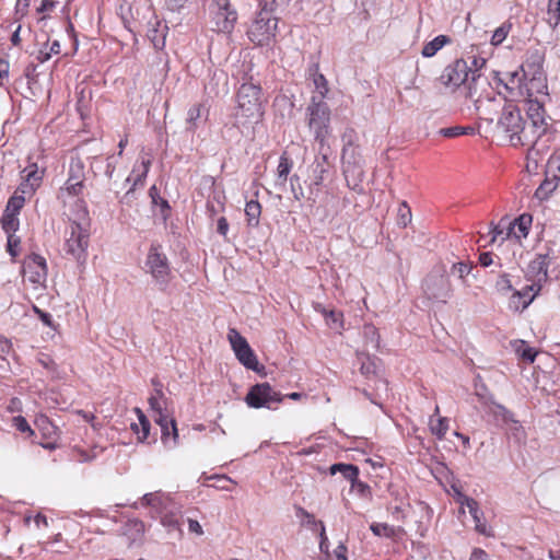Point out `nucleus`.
I'll use <instances>...</instances> for the list:
<instances>
[{"mask_svg":"<svg viewBox=\"0 0 560 560\" xmlns=\"http://www.w3.org/2000/svg\"><path fill=\"white\" fill-rule=\"evenodd\" d=\"M508 75L509 80L504 85L511 92L518 91V94L526 96L527 100L547 95V79L539 63L526 62L521 66V71Z\"/></svg>","mask_w":560,"mask_h":560,"instance_id":"f257e3e1","label":"nucleus"},{"mask_svg":"<svg viewBox=\"0 0 560 560\" xmlns=\"http://www.w3.org/2000/svg\"><path fill=\"white\" fill-rule=\"evenodd\" d=\"M276 1H259V11L256 13L247 30L248 39L257 46L270 45L278 32V19L273 15Z\"/></svg>","mask_w":560,"mask_h":560,"instance_id":"f03ea898","label":"nucleus"},{"mask_svg":"<svg viewBox=\"0 0 560 560\" xmlns=\"http://www.w3.org/2000/svg\"><path fill=\"white\" fill-rule=\"evenodd\" d=\"M264 115L261 89L252 82L243 83L237 91L235 118L237 124L258 122Z\"/></svg>","mask_w":560,"mask_h":560,"instance_id":"7ed1b4c3","label":"nucleus"},{"mask_svg":"<svg viewBox=\"0 0 560 560\" xmlns=\"http://www.w3.org/2000/svg\"><path fill=\"white\" fill-rule=\"evenodd\" d=\"M498 127L505 132L512 145H525L534 143V137L528 136V128L522 118L521 110L512 103L504 104L501 107V115L498 119Z\"/></svg>","mask_w":560,"mask_h":560,"instance_id":"20e7f679","label":"nucleus"},{"mask_svg":"<svg viewBox=\"0 0 560 560\" xmlns=\"http://www.w3.org/2000/svg\"><path fill=\"white\" fill-rule=\"evenodd\" d=\"M144 270L149 273L160 290L164 291L172 278L170 261L163 247L158 242H152L144 261Z\"/></svg>","mask_w":560,"mask_h":560,"instance_id":"39448f33","label":"nucleus"},{"mask_svg":"<svg viewBox=\"0 0 560 560\" xmlns=\"http://www.w3.org/2000/svg\"><path fill=\"white\" fill-rule=\"evenodd\" d=\"M307 110L310 115L308 126L314 132L315 140L323 148L326 145V140L330 135L329 106L323 100L316 101V97L314 96Z\"/></svg>","mask_w":560,"mask_h":560,"instance_id":"423d86ee","label":"nucleus"},{"mask_svg":"<svg viewBox=\"0 0 560 560\" xmlns=\"http://www.w3.org/2000/svg\"><path fill=\"white\" fill-rule=\"evenodd\" d=\"M282 399L281 394L275 390L269 383H259L250 387L245 397V402L255 409H275L273 405L281 402Z\"/></svg>","mask_w":560,"mask_h":560,"instance_id":"0eeeda50","label":"nucleus"},{"mask_svg":"<svg viewBox=\"0 0 560 560\" xmlns=\"http://www.w3.org/2000/svg\"><path fill=\"white\" fill-rule=\"evenodd\" d=\"M228 339L237 360L248 370L260 371L259 362L247 340L235 329L230 328Z\"/></svg>","mask_w":560,"mask_h":560,"instance_id":"6e6552de","label":"nucleus"},{"mask_svg":"<svg viewBox=\"0 0 560 560\" xmlns=\"http://www.w3.org/2000/svg\"><path fill=\"white\" fill-rule=\"evenodd\" d=\"M422 289L428 299L443 303L452 292L450 279L443 270H435L428 275L422 283Z\"/></svg>","mask_w":560,"mask_h":560,"instance_id":"1a4fd4ad","label":"nucleus"},{"mask_svg":"<svg viewBox=\"0 0 560 560\" xmlns=\"http://www.w3.org/2000/svg\"><path fill=\"white\" fill-rule=\"evenodd\" d=\"M89 246V232L80 223L72 222L70 224V235L66 240L65 249L75 260L85 259Z\"/></svg>","mask_w":560,"mask_h":560,"instance_id":"9d476101","label":"nucleus"},{"mask_svg":"<svg viewBox=\"0 0 560 560\" xmlns=\"http://www.w3.org/2000/svg\"><path fill=\"white\" fill-rule=\"evenodd\" d=\"M469 74H471L475 81L472 68L468 66L466 60L457 59L443 70L440 80L445 86L455 89L464 84L468 80Z\"/></svg>","mask_w":560,"mask_h":560,"instance_id":"9b49d317","label":"nucleus"},{"mask_svg":"<svg viewBox=\"0 0 560 560\" xmlns=\"http://www.w3.org/2000/svg\"><path fill=\"white\" fill-rule=\"evenodd\" d=\"M23 276L35 289L44 288L47 279V266L43 256L30 255L23 262Z\"/></svg>","mask_w":560,"mask_h":560,"instance_id":"f8f14e48","label":"nucleus"},{"mask_svg":"<svg viewBox=\"0 0 560 560\" xmlns=\"http://www.w3.org/2000/svg\"><path fill=\"white\" fill-rule=\"evenodd\" d=\"M24 195L25 194L16 190L8 200L1 219L2 229L5 233H15L19 230V214L25 203Z\"/></svg>","mask_w":560,"mask_h":560,"instance_id":"ddd939ff","label":"nucleus"},{"mask_svg":"<svg viewBox=\"0 0 560 560\" xmlns=\"http://www.w3.org/2000/svg\"><path fill=\"white\" fill-rule=\"evenodd\" d=\"M210 13L217 32L231 33L237 19L234 10L230 9L228 0L210 5Z\"/></svg>","mask_w":560,"mask_h":560,"instance_id":"4468645a","label":"nucleus"},{"mask_svg":"<svg viewBox=\"0 0 560 560\" xmlns=\"http://www.w3.org/2000/svg\"><path fill=\"white\" fill-rule=\"evenodd\" d=\"M551 260V249L545 254H537L536 257L529 262L526 271V279L529 282H536L544 285L548 280V268Z\"/></svg>","mask_w":560,"mask_h":560,"instance_id":"2eb2a0df","label":"nucleus"},{"mask_svg":"<svg viewBox=\"0 0 560 560\" xmlns=\"http://www.w3.org/2000/svg\"><path fill=\"white\" fill-rule=\"evenodd\" d=\"M84 187V165L80 159H71L65 189L69 195L79 196Z\"/></svg>","mask_w":560,"mask_h":560,"instance_id":"dca6fc26","label":"nucleus"},{"mask_svg":"<svg viewBox=\"0 0 560 560\" xmlns=\"http://www.w3.org/2000/svg\"><path fill=\"white\" fill-rule=\"evenodd\" d=\"M527 116L532 122L535 138L538 139L542 133H545L547 128L545 108L538 98L527 100Z\"/></svg>","mask_w":560,"mask_h":560,"instance_id":"f3484780","label":"nucleus"},{"mask_svg":"<svg viewBox=\"0 0 560 560\" xmlns=\"http://www.w3.org/2000/svg\"><path fill=\"white\" fill-rule=\"evenodd\" d=\"M330 167L331 162L329 161L328 148L325 149V147L322 148L319 145L318 155H316L312 168L314 185L320 186L324 183Z\"/></svg>","mask_w":560,"mask_h":560,"instance_id":"a211bd4d","label":"nucleus"},{"mask_svg":"<svg viewBox=\"0 0 560 560\" xmlns=\"http://www.w3.org/2000/svg\"><path fill=\"white\" fill-rule=\"evenodd\" d=\"M23 173H25V183H22L18 191L22 194L34 192L35 189L40 185L43 179L44 170L39 171L36 163H33L24 168Z\"/></svg>","mask_w":560,"mask_h":560,"instance_id":"6ab92c4d","label":"nucleus"},{"mask_svg":"<svg viewBox=\"0 0 560 560\" xmlns=\"http://www.w3.org/2000/svg\"><path fill=\"white\" fill-rule=\"evenodd\" d=\"M143 506H150L156 514H163L171 505L173 501L171 498L161 492L145 493L141 499Z\"/></svg>","mask_w":560,"mask_h":560,"instance_id":"aec40b11","label":"nucleus"},{"mask_svg":"<svg viewBox=\"0 0 560 560\" xmlns=\"http://www.w3.org/2000/svg\"><path fill=\"white\" fill-rule=\"evenodd\" d=\"M167 31V25L158 20L149 22L147 37L155 49L162 50L165 47Z\"/></svg>","mask_w":560,"mask_h":560,"instance_id":"412c9836","label":"nucleus"},{"mask_svg":"<svg viewBox=\"0 0 560 560\" xmlns=\"http://www.w3.org/2000/svg\"><path fill=\"white\" fill-rule=\"evenodd\" d=\"M209 117V108L206 104H195L187 112L186 130L195 132L201 122H206Z\"/></svg>","mask_w":560,"mask_h":560,"instance_id":"4be33fe9","label":"nucleus"},{"mask_svg":"<svg viewBox=\"0 0 560 560\" xmlns=\"http://www.w3.org/2000/svg\"><path fill=\"white\" fill-rule=\"evenodd\" d=\"M475 105L480 118L488 122L494 121V116L498 114V110L501 107L500 101H497L494 97L485 100L478 98L475 102Z\"/></svg>","mask_w":560,"mask_h":560,"instance_id":"5701e85b","label":"nucleus"},{"mask_svg":"<svg viewBox=\"0 0 560 560\" xmlns=\"http://www.w3.org/2000/svg\"><path fill=\"white\" fill-rule=\"evenodd\" d=\"M150 166H151L150 160H142L140 164H136L133 166L131 175L129 177H127V179H126L127 183L132 182V186L127 190L125 198H127L132 192V190L135 189V187L138 184H141V185L143 184V182L149 173Z\"/></svg>","mask_w":560,"mask_h":560,"instance_id":"b1692460","label":"nucleus"},{"mask_svg":"<svg viewBox=\"0 0 560 560\" xmlns=\"http://www.w3.org/2000/svg\"><path fill=\"white\" fill-rule=\"evenodd\" d=\"M541 285L537 284L536 282H530V284L525 285L520 291H514L512 295V302L514 303L515 300L521 301L522 300V308H526L534 299L539 294L541 290Z\"/></svg>","mask_w":560,"mask_h":560,"instance_id":"393cba45","label":"nucleus"},{"mask_svg":"<svg viewBox=\"0 0 560 560\" xmlns=\"http://www.w3.org/2000/svg\"><path fill=\"white\" fill-rule=\"evenodd\" d=\"M293 168V161L288 156L287 152H283L279 158V164L277 166V179L276 186L284 188L288 177Z\"/></svg>","mask_w":560,"mask_h":560,"instance_id":"a878e982","label":"nucleus"},{"mask_svg":"<svg viewBox=\"0 0 560 560\" xmlns=\"http://www.w3.org/2000/svg\"><path fill=\"white\" fill-rule=\"evenodd\" d=\"M342 172L348 184L352 182L355 185L364 176L363 160L342 163Z\"/></svg>","mask_w":560,"mask_h":560,"instance_id":"bb28decb","label":"nucleus"},{"mask_svg":"<svg viewBox=\"0 0 560 560\" xmlns=\"http://www.w3.org/2000/svg\"><path fill=\"white\" fill-rule=\"evenodd\" d=\"M153 420L158 425L165 423H171L172 429V445L171 446H177L178 445V430L176 427V421L170 410L163 409L162 411H156L152 413Z\"/></svg>","mask_w":560,"mask_h":560,"instance_id":"cd10ccee","label":"nucleus"},{"mask_svg":"<svg viewBox=\"0 0 560 560\" xmlns=\"http://www.w3.org/2000/svg\"><path fill=\"white\" fill-rule=\"evenodd\" d=\"M161 524L170 532L177 530L182 535L179 516L177 515V508L175 504L171 505L163 514H160Z\"/></svg>","mask_w":560,"mask_h":560,"instance_id":"c85d7f7f","label":"nucleus"},{"mask_svg":"<svg viewBox=\"0 0 560 560\" xmlns=\"http://www.w3.org/2000/svg\"><path fill=\"white\" fill-rule=\"evenodd\" d=\"M513 232V228L511 226V222L506 219H502L497 225L491 223V240L489 241L490 244H493L497 242L498 237H501L502 241H504L506 237H509Z\"/></svg>","mask_w":560,"mask_h":560,"instance_id":"c756f323","label":"nucleus"},{"mask_svg":"<svg viewBox=\"0 0 560 560\" xmlns=\"http://www.w3.org/2000/svg\"><path fill=\"white\" fill-rule=\"evenodd\" d=\"M450 42L448 36L439 35L423 46L421 54L424 58H431Z\"/></svg>","mask_w":560,"mask_h":560,"instance_id":"7c9ffc66","label":"nucleus"},{"mask_svg":"<svg viewBox=\"0 0 560 560\" xmlns=\"http://www.w3.org/2000/svg\"><path fill=\"white\" fill-rule=\"evenodd\" d=\"M468 512L471 515L475 528L478 533L483 535H489L487 530V525L483 522V512L479 509V504L477 501H468Z\"/></svg>","mask_w":560,"mask_h":560,"instance_id":"2f4dec72","label":"nucleus"},{"mask_svg":"<svg viewBox=\"0 0 560 560\" xmlns=\"http://www.w3.org/2000/svg\"><path fill=\"white\" fill-rule=\"evenodd\" d=\"M532 215L528 213L521 214L514 222H511V226L513 228V234L517 237H526L529 232V228L532 225Z\"/></svg>","mask_w":560,"mask_h":560,"instance_id":"473e14b6","label":"nucleus"},{"mask_svg":"<svg viewBox=\"0 0 560 560\" xmlns=\"http://www.w3.org/2000/svg\"><path fill=\"white\" fill-rule=\"evenodd\" d=\"M329 471L331 475L340 472L350 482L359 476V468L352 464L337 463L330 466Z\"/></svg>","mask_w":560,"mask_h":560,"instance_id":"72a5a7b5","label":"nucleus"},{"mask_svg":"<svg viewBox=\"0 0 560 560\" xmlns=\"http://www.w3.org/2000/svg\"><path fill=\"white\" fill-rule=\"evenodd\" d=\"M295 515H296L298 518H300L301 524L303 526H307L312 530H318V529L322 528V526H325L322 521L315 520L314 515L308 513L302 506H296L295 508Z\"/></svg>","mask_w":560,"mask_h":560,"instance_id":"f704fd0d","label":"nucleus"},{"mask_svg":"<svg viewBox=\"0 0 560 560\" xmlns=\"http://www.w3.org/2000/svg\"><path fill=\"white\" fill-rule=\"evenodd\" d=\"M546 22L551 28L560 24V0H548Z\"/></svg>","mask_w":560,"mask_h":560,"instance_id":"c9c22d12","label":"nucleus"},{"mask_svg":"<svg viewBox=\"0 0 560 560\" xmlns=\"http://www.w3.org/2000/svg\"><path fill=\"white\" fill-rule=\"evenodd\" d=\"M261 213V206L257 200L246 202L245 214L247 217V224L249 226H257Z\"/></svg>","mask_w":560,"mask_h":560,"instance_id":"e433bc0d","label":"nucleus"},{"mask_svg":"<svg viewBox=\"0 0 560 560\" xmlns=\"http://www.w3.org/2000/svg\"><path fill=\"white\" fill-rule=\"evenodd\" d=\"M488 407L489 411L504 424H509V421L514 418L513 413L509 409H506L503 405L495 402L494 400H492Z\"/></svg>","mask_w":560,"mask_h":560,"instance_id":"4c0bfd02","label":"nucleus"},{"mask_svg":"<svg viewBox=\"0 0 560 560\" xmlns=\"http://www.w3.org/2000/svg\"><path fill=\"white\" fill-rule=\"evenodd\" d=\"M558 180L553 178H548V175L546 174L545 180L539 185V187L535 191V197L539 200L547 199L550 194L557 188Z\"/></svg>","mask_w":560,"mask_h":560,"instance_id":"58836bf2","label":"nucleus"},{"mask_svg":"<svg viewBox=\"0 0 560 560\" xmlns=\"http://www.w3.org/2000/svg\"><path fill=\"white\" fill-rule=\"evenodd\" d=\"M430 430L439 440L444 439L448 430V420L443 417H439L438 419H433L432 417L430 419Z\"/></svg>","mask_w":560,"mask_h":560,"instance_id":"ea45409f","label":"nucleus"},{"mask_svg":"<svg viewBox=\"0 0 560 560\" xmlns=\"http://www.w3.org/2000/svg\"><path fill=\"white\" fill-rule=\"evenodd\" d=\"M476 129L471 126H453L447 128H442L440 130V135L446 138H455L462 135H475Z\"/></svg>","mask_w":560,"mask_h":560,"instance_id":"a19ab883","label":"nucleus"},{"mask_svg":"<svg viewBox=\"0 0 560 560\" xmlns=\"http://www.w3.org/2000/svg\"><path fill=\"white\" fill-rule=\"evenodd\" d=\"M152 413L167 408V401L161 388H155V394L149 398Z\"/></svg>","mask_w":560,"mask_h":560,"instance_id":"79ce46f5","label":"nucleus"},{"mask_svg":"<svg viewBox=\"0 0 560 560\" xmlns=\"http://www.w3.org/2000/svg\"><path fill=\"white\" fill-rule=\"evenodd\" d=\"M506 430L510 432V435L517 442L523 443L526 440V433L522 424L515 420L514 418L509 421V424H505Z\"/></svg>","mask_w":560,"mask_h":560,"instance_id":"37998d69","label":"nucleus"},{"mask_svg":"<svg viewBox=\"0 0 560 560\" xmlns=\"http://www.w3.org/2000/svg\"><path fill=\"white\" fill-rule=\"evenodd\" d=\"M149 195L152 199V203L155 206H159L161 208V214L164 219H166L168 217V212H170V205H168L167 200L160 197L159 190L155 186H152L149 189Z\"/></svg>","mask_w":560,"mask_h":560,"instance_id":"c03bdc74","label":"nucleus"},{"mask_svg":"<svg viewBox=\"0 0 560 560\" xmlns=\"http://www.w3.org/2000/svg\"><path fill=\"white\" fill-rule=\"evenodd\" d=\"M548 178L560 182V154H553L549 158L546 166Z\"/></svg>","mask_w":560,"mask_h":560,"instance_id":"a18cd8bd","label":"nucleus"},{"mask_svg":"<svg viewBox=\"0 0 560 560\" xmlns=\"http://www.w3.org/2000/svg\"><path fill=\"white\" fill-rule=\"evenodd\" d=\"M412 219L411 209L406 201H401L397 210V224L406 228Z\"/></svg>","mask_w":560,"mask_h":560,"instance_id":"49530a36","label":"nucleus"},{"mask_svg":"<svg viewBox=\"0 0 560 560\" xmlns=\"http://www.w3.org/2000/svg\"><path fill=\"white\" fill-rule=\"evenodd\" d=\"M370 529L375 536H384L387 538H392L396 534V528L387 523H373Z\"/></svg>","mask_w":560,"mask_h":560,"instance_id":"de8ad7c7","label":"nucleus"},{"mask_svg":"<svg viewBox=\"0 0 560 560\" xmlns=\"http://www.w3.org/2000/svg\"><path fill=\"white\" fill-rule=\"evenodd\" d=\"M358 132L352 127H347L341 135L342 148L346 147H358Z\"/></svg>","mask_w":560,"mask_h":560,"instance_id":"09e8293b","label":"nucleus"},{"mask_svg":"<svg viewBox=\"0 0 560 560\" xmlns=\"http://www.w3.org/2000/svg\"><path fill=\"white\" fill-rule=\"evenodd\" d=\"M511 30L510 23H503L500 25L491 36V44L494 46L500 45L506 38L509 32Z\"/></svg>","mask_w":560,"mask_h":560,"instance_id":"8fccbe9b","label":"nucleus"},{"mask_svg":"<svg viewBox=\"0 0 560 560\" xmlns=\"http://www.w3.org/2000/svg\"><path fill=\"white\" fill-rule=\"evenodd\" d=\"M472 269V265L465 261H459L456 264H453L451 272L452 275L457 276L459 279L465 281V278L470 273Z\"/></svg>","mask_w":560,"mask_h":560,"instance_id":"3c124183","label":"nucleus"},{"mask_svg":"<svg viewBox=\"0 0 560 560\" xmlns=\"http://www.w3.org/2000/svg\"><path fill=\"white\" fill-rule=\"evenodd\" d=\"M323 315L326 318L327 325L332 329H339L342 327L341 314L335 311L323 310Z\"/></svg>","mask_w":560,"mask_h":560,"instance_id":"603ef678","label":"nucleus"},{"mask_svg":"<svg viewBox=\"0 0 560 560\" xmlns=\"http://www.w3.org/2000/svg\"><path fill=\"white\" fill-rule=\"evenodd\" d=\"M495 289L498 292L503 294L512 291L513 285L509 273L503 272L498 277L495 281Z\"/></svg>","mask_w":560,"mask_h":560,"instance_id":"864d4df0","label":"nucleus"},{"mask_svg":"<svg viewBox=\"0 0 560 560\" xmlns=\"http://www.w3.org/2000/svg\"><path fill=\"white\" fill-rule=\"evenodd\" d=\"M341 160L342 163L350 162V161H361L363 160L360 153V148L358 147H346L342 148L341 153Z\"/></svg>","mask_w":560,"mask_h":560,"instance_id":"5fc2aeb1","label":"nucleus"},{"mask_svg":"<svg viewBox=\"0 0 560 560\" xmlns=\"http://www.w3.org/2000/svg\"><path fill=\"white\" fill-rule=\"evenodd\" d=\"M406 506H409V503H406L402 499L395 505L389 508L390 514L395 521L402 522L406 518Z\"/></svg>","mask_w":560,"mask_h":560,"instance_id":"6e6d98bb","label":"nucleus"},{"mask_svg":"<svg viewBox=\"0 0 560 560\" xmlns=\"http://www.w3.org/2000/svg\"><path fill=\"white\" fill-rule=\"evenodd\" d=\"M314 85L319 93L320 98L324 101L326 93L328 92L327 80L322 73H315L313 79Z\"/></svg>","mask_w":560,"mask_h":560,"instance_id":"4d7b16f0","label":"nucleus"},{"mask_svg":"<svg viewBox=\"0 0 560 560\" xmlns=\"http://www.w3.org/2000/svg\"><path fill=\"white\" fill-rule=\"evenodd\" d=\"M364 336L372 343V347L377 349L380 346V335L373 325L364 327Z\"/></svg>","mask_w":560,"mask_h":560,"instance_id":"13d9d810","label":"nucleus"},{"mask_svg":"<svg viewBox=\"0 0 560 560\" xmlns=\"http://www.w3.org/2000/svg\"><path fill=\"white\" fill-rule=\"evenodd\" d=\"M361 360V373L364 375L375 374L376 365L375 362L370 359V357L361 355L359 357Z\"/></svg>","mask_w":560,"mask_h":560,"instance_id":"bf43d9fd","label":"nucleus"},{"mask_svg":"<svg viewBox=\"0 0 560 560\" xmlns=\"http://www.w3.org/2000/svg\"><path fill=\"white\" fill-rule=\"evenodd\" d=\"M8 234V253L14 258L19 255L20 237L15 236L14 233Z\"/></svg>","mask_w":560,"mask_h":560,"instance_id":"052dcab7","label":"nucleus"},{"mask_svg":"<svg viewBox=\"0 0 560 560\" xmlns=\"http://www.w3.org/2000/svg\"><path fill=\"white\" fill-rule=\"evenodd\" d=\"M160 429H161V440L163 442V444L168 447V448H174L175 446H171L172 445V429H171V423H165L164 424H161L159 425Z\"/></svg>","mask_w":560,"mask_h":560,"instance_id":"680f3d73","label":"nucleus"},{"mask_svg":"<svg viewBox=\"0 0 560 560\" xmlns=\"http://www.w3.org/2000/svg\"><path fill=\"white\" fill-rule=\"evenodd\" d=\"M520 357L528 362H534L536 358V351L522 342L521 347L517 349Z\"/></svg>","mask_w":560,"mask_h":560,"instance_id":"e2e57ef3","label":"nucleus"},{"mask_svg":"<svg viewBox=\"0 0 560 560\" xmlns=\"http://www.w3.org/2000/svg\"><path fill=\"white\" fill-rule=\"evenodd\" d=\"M33 311L35 314L38 315V318L43 322L44 325L56 330V326L52 320V316L49 313L42 311L40 308H38L35 305L33 306Z\"/></svg>","mask_w":560,"mask_h":560,"instance_id":"0e129e2a","label":"nucleus"},{"mask_svg":"<svg viewBox=\"0 0 560 560\" xmlns=\"http://www.w3.org/2000/svg\"><path fill=\"white\" fill-rule=\"evenodd\" d=\"M38 363L46 370L51 373H55L57 370V364L48 354H39L37 358Z\"/></svg>","mask_w":560,"mask_h":560,"instance_id":"69168bd1","label":"nucleus"},{"mask_svg":"<svg viewBox=\"0 0 560 560\" xmlns=\"http://www.w3.org/2000/svg\"><path fill=\"white\" fill-rule=\"evenodd\" d=\"M352 489L361 497H366L371 493V489L368 483L360 481L358 478L351 481Z\"/></svg>","mask_w":560,"mask_h":560,"instance_id":"338daca9","label":"nucleus"},{"mask_svg":"<svg viewBox=\"0 0 560 560\" xmlns=\"http://www.w3.org/2000/svg\"><path fill=\"white\" fill-rule=\"evenodd\" d=\"M13 425L14 428L20 431V432H28V433H33L28 422L26 421V419L22 416H16L13 418Z\"/></svg>","mask_w":560,"mask_h":560,"instance_id":"774afa93","label":"nucleus"}]
</instances>
